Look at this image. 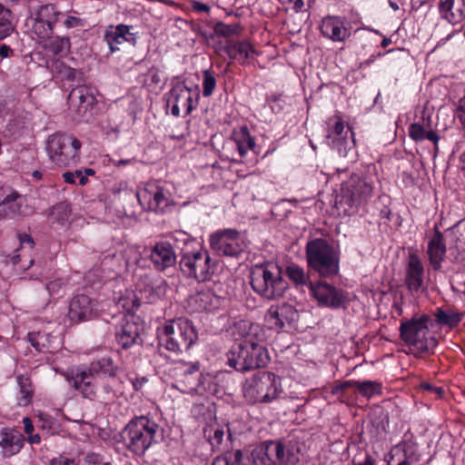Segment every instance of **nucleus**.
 <instances>
[{
    "instance_id": "nucleus-1",
    "label": "nucleus",
    "mask_w": 465,
    "mask_h": 465,
    "mask_svg": "<svg viewBox=\"0 0 465 465\" xmlns=\"http://www.w3.org/2000/svg\"><path fill=\"white\" fill-rule=\"evenodd\" d=\"M118 367L110 357L93 361L88 369L77 367L67 371L65 379L70 385L84 398L94 399L96 395L95 375L114 377Z\"/></svg>"
},
{
    "instance_id": "nucleus-2",
    "label": "nucleus",
    "mask_w": 465,
    "mask_h": 465,
    "mask_svg": "<svg viewBox=\"0 0 465 465\" xmlns=\"http://www.w3.org/2000/svg\"><path fill=\"white\" fill-rule=\"evenodd\" d=\"M250 279L253 291L267 300L282 297L288 288L281 268L274 263L255 265L251 271Z\"/></svg>"
},
{
    "instance_id": "nucleus-3",
    "label": "nucleus",
    "mask_w": 465,
    "mask_h": 465,
    "mask_svg": "<svg viewBox=\"0 0 465 465\" xmlns=\"http://www.w3.org/2000/svg\"><path fill=\"white\" fill-rule=\"evenodd\" d=\"M197 339L196 329L191 321L184 318L170 321L159 332L160 345L175 353L186 351Z\"/></svg>"
},
{
    "instance_id": "nucleus-4",
    "label": "nucleus",
    "mask_w": 465,
    "mask_h": 465,
    "mask_svg": "<svg viewBox=\"0 0 465 465\" xmlns=\"http://www.w3.org/2000/svg\"><path fill=\"white\" fill-rule=\"evenodd\" d=\"M431 323L430 316L423 314L420 317L402 320L400 325L401 339L419 352H427L438 345L435 336L430 331Z\"/></svg>"
},
{
    "instance_id": "nucleus-5",
    "label": "nucleus",
    "mask_w": 465,
    "mask_h": 465,
    "mask_svg": "<svg viewBox=\"0 0 465 465\" xmlns=\"http://www.w3.org/2000/svg\"><path fill=\"white\" fill-rule=\"evenodd\" d=\"M308 266L321 277H331L339 272L340 256L326 240L316 238L306 244Z\"/></svg>"
},
{
    "instance_id": "nucleus-6",
    "label": "nucleus",
    "mask_w": 465,
    "mask_h": 465,
    "mask_svg": "<svg viewBox=\"0 0 465 465\" xmlns=\"http://www.w3.org/2000/svg\"><path fill=\"white\" fill-rule=\"evenodd\" d=\"M158 425L145 416L133 419L122 431L121 437L126 448L142 455L154 441Z\"/></svg>"
},
{
    "instance_id": "nucleus-7",
    "label": "nucleus",
    "mask_w": 465,
    "mask_h": 465,
    "mask_svg": "<svg viewBox=\"0 0 465 465\" xmlns=\"http://www.w3.org/2000/svg\"><path fill=\"white\" fill-rule=\"evenodd\" d=\"M260 327L246 321H240L234 324V334L244 339L245 348L248 349V370L265 366L270 358L265 348L262 337L259 335Z\"/></svg>"
},
{
    "instance_id": "nucleus-8",
    "label": "nucleus",
    "mask_w": 465,
    "mask_h": 465,
    "mask_svg": "<svg viewBox=\"0 0 465 465\" xmlns=\"http://www.w3.org/2000/svg\"><path fill=\"white\" fill-rule=\"evenodd\" d=\"M282 392L281 379L270 371H259L245 381L244 397L252 402L269 403Z\"/></svg>"
},
{
    "instance_id": "nucleus-9",
    "label": "nucleus",
    "mask_w": 465,
    "mask_h": 465,
    "mask_svg": "<svg viewBox=\"0 0 465 465\" xmlns=\"http://www.w3.org/2000/svg\"><path fill=\"white\" fill-rule=\"evenodd\" d=\"M80 148V141L67 134L51 135L46 144L50 160L60 167H66L76 163Z\"/></svg>"
},
{
    "instance_id": "nucleus-10",
    "label": "nucleus",
    "mask_w": 465,
    "mask_h": 465,
    "mask_svg": "<svg viewBox=\"0 0 465 465\" xmlns=\"http://www.w3.org/2000/svg\"><path fill=\"white\" fill-rule=\"evenodd\" d=\"M374 179L362 172L354 173L341 187V202L349 207L365 204L373 195Z\"/></svg>"
},
{
    "instance_id": "nucleus-11",
    "label": "nucleus",
    "mask_w": 465,
    "mask_h": 465,
    "mask_svg": "<svg viewBox=\"0 0 465 465\" xmlns=\"http://www.w3.org/2000/svg\"><path fill=\"white\" fill-rule=\"evenodd\" d=\"M211 256L205 250L184 252L179 262V266L184 276L193 278L199 282L210 281L214 265L211 263Z\"/></svg>"
},
{
    "instance_id": "nucleus-12",
    "label": "nucleus",
    "mask_w": 465,
    "mask_h": 465,
    "mask_svg": "<svg viewBox=\"0 0 465 465\" xmlns=\"http://www.w3.org/2000/svg\"><path fill=\"white\" fill-rule=\"evenodd\" d=\"M176 380L173 387L183 393L202 394L206 391L204 385L207 377L200 372L198 362L182 361L175 368Z\"/></svg>"
},
{
    "instance_id": "nucleus-13",
    "label": "nucleus",
    "mask_w": 465,
    "mask_h": 465,
    "mask_svg": "<svg viewBox=\"0 0 465 465\" xmlns=\"http://www.w3.org/2000/svg\"><path fill=\"white\" fill-rule=\"evenodd\" d=\"M130 193L134 194V198L137 199L145 211L163 213L170 211L174 204L171 193L161 186L149 185L137 192L130 191Z\"/></svg>"
},
{
    "instance_id": "nucleus-14",
    "label": "nucleus",
    "mask_w": 465,
    "mask_h": 465,
    "mask_svg": "<svg viewBox=\"0 0 465 465\" xmlns=\"http://www.w3.org/2000/svg\"><path fill=\"white\" fill-rule=\"evenodd\" d=\"M166 106L171 107L173 116H179L182 111L185 115L192 113L198 104L199 93L187 87L184 83L178 82L164 94Z\"/></svg>"
},
{
    "instance_id": "nucleus-15",
    "label": "nucleus",
    "mask_w": 465,
    "mask_h": 465,
    "mask_svg": "<svg viewBox=\"0 0 465 465\" xmlns=\"http://www.w3.org/2000/svg\"><path fill=\"white\" fill-rule=\"evenodd\" d=\"M211 248L218 254L236 257L247 247L245 238L235 229H223L210 236Z\"/></svg>"
},
{
    "instance_id": "nucleus-16",
    "label": "nucleus",
    "mask_w": 465,
    "mask_h": 465,
    "mask_svg": "<svg viewBox=\"0 0 465 465\" xmlns=\"http://www.w3.org/2000/svg\"><path fill=\"white\" fill-rule=\"evenodd\" d=\"M62 13L53 5H42L37 12L28 19L32 34L38 41L48 40L54 32V25L59 20Z\"/></svg>"
},
{
    "instance_id": "nucleus-17",
    "label": "nucleus",
    "mask_w": 465,
    "mask_h": 465,
    "mask_svg": "<svg viewBox=\"0 0 465 465\" xmlns=\"http://www.w3.org/2000/svg\"><path fill=\"white\" fill-rule=\"evenodd\" d=\"M264 454L273 464L295 465L300 460L301 448L297 441L269 440L264 442Z\"/></svg>"
},
{
    "instance_id": "nucleus-18",
    "label": "nucleus",
    "mask_w": 465,
    "mask_h": 465,
    "mask_svg": "<svg viewBox=\"0 0 465 465\" xmlns=\"http://www.w3.org/2000/svg\"><path fill=\"white\" fill-rule=\"evenodd\" d=\"M309 289L319 306L338 309L343 306L346 302L343 291L325 282H311Z\"/></svg>"
},
{
    "instance_id": "nucleus-19",
    "label": "nucleus",
    "mask_w": 465,
    "mask_h": 465,
    "mask_svg": "<svg viewBox=\"0 0 465 465\" xmlns=\"http://www.w3.org/2000/svg\"><path fill=\"white\" fill-rule=\"evenodd\" d=\"M297 317L298 313L294 307L283 303L282 305H272L265 315V322L270 329L279 331L284 328L286 324H292Z\"/></svg>"
},
{
    "instance_id": "nucleus-20",
    "label": "nucleus",
    "mask_w": 465,
    "mask_h": 465,
    "mask_svg": "<svg viewBox=\"0 0 465 465\" xmlns=\"http://www.w3.org/2000/svg\"><path fill=\"white\" fill-rule=\"evenodd\" d=\"M96 302L89 296L84 294L76 295L70 302L68 316L74 322L89 321L96 315Z\"/></svg>"
},
{
    "instance_id": "nucleus-21",
    "label": "nucleus",
    "mask_w": 465,
    "mask_h": 465,
    "mask_svg": "<svg viewBox=\"0 0 465 465\" xmlns=\"http://www.w3.org/2000/svg\"><path fill=\"white\" fill-rule=\"evenodd\" d=\"M95 101L93 88L84 84L72 89L68 94L70 108L80 116H84L95 104Z\"/></svg>"
},
{
    "instance_id": "nucleus-22",
    "label": "nucleus",
    "mask_w": 465,
    "mask_h": 465,
    "mask_svg": "<svg viewBox=\"0 0 465 465\" xmlns=\"http://www.w3.org/2000/svg\"><path fill=\"white\" fill-rule=\"evenodd\" d=\"M130 30L131 26L123 24L116 26L110 25L105 30L104 39L112 53L119 51L125 43L135 45L136 36Z\"/></svg>"
},
{
    "instance_id": "nucleus-23",
    "label": "nucleus",
    "mask_w": 465,
    "mask_h": 465,
    "mask_svg": "<svg viewBox=\"0 0 465 465\" xmlns=\"http://www.w3.org/2000/svg\"><path fill=\"white\" fill-rule=\"evenodd\" d=\"M149 258L153 267L160 272H164L176 264L174 249L168 242H156L152 247Z\"/></svg>"
},
{
    "instance_id": "nucleus-24",
    "label": "nucleus",
    "mask_w": 465,
    "mask_h": 465,
    "mask_svg": "<svg viewBox=\"0 0 465 465\" xmlns=\"http://www.w3.org/2000/svg\"><path fill=\"white\" fill-rule=\"evenodd\" d=\"M447 253V246L445 244L443 233L439 230L438 226L434 227V234L428 241L426 254L430 265L434 271H440Z\"/></svg>"
},
{
    "instance_id": "nucleus-25",
    "label": "nucleus",
    "mask_w": 465,
    "mask_h": 465,
    "mask_svg": "<svg viewBox=\"0 0 465 465\" xmlns=\"http://www.w3.org/2000/svg\"><path fill=\"white\" fill-rule=\"evenodd\" d=\"M187 303L193 312H214L220 308L222 300L213 291L202 290L191 295Z\"/></svg>"
},
{
    "instance_id": "nucleus-26",
    "label": "nucleus",
    "mask_w": 465,
    "mask_h": 465,
    "mask_svg": "<svg viewBox=\"0 0 465 465\" xmlns=\"http://www.w3.org/2000/svg\"><path fill=\"white\" fill-rule=\"evenodd\" d=\"M140 331L141 327L135 322L134 315L128 313L123 318L121 325L116 331L117 341L123 348H129L137 341Z\"/></svg>"
},
{
    "instance_id": "nucleus-27",
    "label": "nucleus",
    "mask_w": 465,
    "mask_h": 465,
    "mask_svg": "<svg viewBox=\"0 0 465 465\" xmlns=\"http://www.w3.org/2000/svg\"><path fill=\"white\" fill-rule=\"evenodd\" d=\"M391 460L396 465H418L420 454L418 446L412 441H403L393 448Z\"/></svg>"
},
{
    "instance_id": "nucleus-28",
    "label": "nucleus",
    "mask_w": 465,
    "mask_h": 465,
    "mask_svg": "<svg viewBox=\"0 0 465 465\" xmlns=\"http://www.w3.org/2000/svg\"><path fill=\"white\" fill-rule=\"evenodd\" d=\"M320 30L323 36L333 42H342L349 35L348 29L344 26L343 21L338 16H327L322 19Z\"/></svg>"
},
{
    "instance_id": "nucleus-29",
    "label": "nucleus",
    "mask_w": 465,
    "mask_h": 465,
    "mask_svg": "<svg viewBox=\"0 0 465 465\" xmlns=\"http://www.w3.org/2000/svg\"><path fill=\"white\" fill-rule=\"evenodd\" d=\"M424 267L416 254H411L406 269V284L410 291L418 292L423 284Z\"/></svg>"
},
{
    "instance_id": "nucleus-30",
    "label": "nucleus",
    "mask_w": 465,
    "mask_h": 465,
    "mask_svg": "<svg viewBox=\"0 0 465 465\" xmlns=\"http://www.w3.org/2000/svg\"><path fill=\"white\" fill-rule=\"evenodd\" d=\"M439 8L442 18L452 25L465 19V0H440Z\"/></svg>"
},
{
    "instance_id": "nucleus-31",
    "label": "nucleus",
    "mask_w": 465,
    "mask_h": 465,
    "mask_svg": "<svg viewBox=\"0 0 465 465\" xmlns=\"http://www.w3.org/2000/svg\"><path fill=\"white\" fill-rule=\"evenodd\" d=\"M25 199L17 193L6 195L0 203V218L11 219L23 214Z\"/></svg>"
},
{
    "instance_id": "nucleus-32",
    "label": "nucleus",
    "mask_w": 465,
    "mask_h": 465,
    "mask_svg": "<svg viewBox=\"0 0 465 465\" xmlns=\"http://www.w3.org/2000/svg\"><path fill=\"white\" fill-rule=\"evenodd\" d=\"M349 387L356 388L362 396L367 398H371L373 395L381 393V383L373 381H346L339 385L334 386L332 392L337 394Z\"/></svg>"
},
{
    "instance_id": "nucleus-33",
    "label": "nucleus",
    "mask_w": 465,
    "mask_h": 465,
    "mask_svg": "<svg viewBox=\"0 0 465 465\" xmlns=\"http://www.w3.org/2000/svg\"><path fill=\"white\" fill-rule=\"evenodd\" d=\"M227 363L239 371H247L248 370V349L245 348V341L242 339L240 342L232 346L226 354Z\"/></svg>"
},
{
    "instance_id": "nucleus-34",
    "label": "nucleus",
    "mask_w": 465,
    "mask_h": 465,
    "mask_svg": "<svg viewBox=\"0 0 465 465\" xmlns=\"http://www.w3.org/2000/svg\"><path fill=\"white\" fill-rule=\"evenodd\" d=\"M24 436L17 430L0 431V446L5 456H13L20 451L24 445Z\"/></svg>"
},
{
    "instance_id": "nucleus-35",
    "label": "nucleus",
    "mask_w": 465,
    "mask_h": 465,
    "mask_svg": "<svg viewBox=\"0 0 465 465\" xmlns=\"http://www.w3.org/2000/svg\"><path fill=\"white\" fill-rule=\"evenodd\" d=\"M332 146L336 148L339 155L346 159L348 163H352L357 161L358 154L353 134L349 129L345 132V136L339 138L332 143Z\"/></svg>"
},
{
    "instance_id": "nucleus-36",
    "label": "nucleus",
    "mask_w": 465,
    "mask_h": 465,
    "mask_svg": "<svg viewBox=\"0 0 465 465\" xmlns=\"http://www.w3.org/2000/svg\"><path fill=\"white\" fill-rule=\"evenodd\" d=\"M55 337L45 332H33L28 334V340L33 347L38 351L52 352L56 347L54 345Z\"/></svg>"
},
{
    "instance_id": "nucleus-37",
    "label": "nucleus",
    "mask_w": 465,
    "mask_h": 465,
    "mask_svg": "<svg viewBox=\"0 0 465 465\" xmlns=\"http://www.w3.org/2000/svg\"><path fill=\"white\" fill-rule=\"evenodd\" d=\"M226 432L228 433V437H231L228 428H226ZM203 434L212 445L213 450H219L225 435V429L217 424L210 423L203 429Z\"/></svg>"
},
{
    "instance_id": "nucleus-38",
    "label": "nucleus",
    "mask_w": 465,
    "mask_h": 465,
    "mask_svg": "<svg viewBox=\"0 0 465 465\" xmlns=\"http://www.w3.org/2000/svg\"><path fill=\"white\" fill-rule=\"evenodd\" d=\"M436 322L440 326H447L450 329H453L461 321V313L456 312L452 310H444L442 308H437L433 312Z\"/></svg>"
},
{
    "instance_id": "nucleus-39",
    "label": "nucleus",
    "mask_w": 465,
    "mask_h": 465,
    "mask_svg": "<svg viewBox=\"0 0 465 465\" xmlns=\"http://www.w3.org/2000/svg\"><path fill=\"white\" fill-rule=\"evenodd\" d=\"M451 237L450 250L453 248L458 253L465 252V220L458 222L449 229Z\"/></svg>"
},
{
    "instance_id": "nucleus-40",
    "label": "nucleus",
    "mask_w": 465,
    "mask_h": 465,
    "mask_svg": "<svg viewBox=\"0 0 465 465\" xmlns=\"http://www.w3.org/2000/svg\"><path fill=\"white\" fill-rule=\"evenodd\" d=\"M225 52L232 59L242 57L246 59L254 53V49L249 43L242 41L227 45Z\"/></svg>"
},
{
    "instance_id": "nucleus-41",
    "label": "nucleus",
    "mask_w": 465,
    "mask_h": 465,
    "mask_svg": "<svg viewBox=\"0 0 465 465\" xmlns=\"http://www.w3.org/2000/svg\"><path fill=\"white\" fill-rule=\"evenodd\" d=\"M70 215V204L66 202L55 204L49 212L50 220L53 223H57L61 225L65 224L69 221Z\"/></svg>"
},
{
    "instance_id": "nucleus-42",
    "label": "nucleus",
    "mask_w": 465,
    "mask_h": 465,
    "mask_svg": "<svg viewBox=\"0 0 465 465\" xmlns=\"http://www.w3.org/2000/svg\"><path fill=\"white\" fill-rule=\"evenodd\" d=\"M192 413L198 420L208 424L215 420V408L212 403H196L192 408Z\"/></svg>"
},
{
    "instance_id": "nucleus-43",
    "label": "nucleus",
    "mask_w": 465,
    "mask_h": 465,
    "mask_svg": "<svg viewBox=\"0 0 465 465\" xmlns=\"http://www.w3.org/2000/svg\"><path fill=\"white\" fill-rule=\"evenodd\" d=\"M17 384L19 386L18 405L26 406L31 402L34 393L30 379L25 376H18Z\"/></svg>"
},
{
    "instance_id": "nucleus-44",
    "label": "nucleus",
    "mask_w": 465,
    "mask_h": 465,
    "mask_svg": "<svg viewBox=\"0 0 465 465\" xmlns=\"http://www.w3.org/2000/svg\"><path fill=\"white\" fill-rule=\"evenodd\" d=\"M235 141L241 156H244L248 150H252L255 147L254 138L250 134L245 126L241 128Z\"/></svg>"
},
{
    "instance_id": "nucleus-45",
    "label": "nucleus",
    "mask_w": 465,
    "mask_h": 465,
    "mask_svg": "<svg viewBox=\"0 0 465 465\" xmlns=\"http://www.w3.org/2000/svg\"><path fill=\"white\" fill-rule=\"evenodd\" d=\"M14 28L11 11L0 4V40L9 36Z\"/></svg>"
},
{
    "instance_id": "nucleus-46",
    "label": "nucleus",
    "mask_w": 465,
    "mask_h": 465,
    "mask_svg": "<svg viewBox=\"0 0 465 465\" xmlns=\"http://www.w3.org/2000/svg\"><path fill=\"white\" fill-rule=\"evenodd\" d=\"M328 139H331V143L339 140L341 137L345 136V126L339 115H333L328 120Z\"/></svg>"
},
{
    "instance_id": "nucleus-47",
    "label": "nucleus",
    "mask_w": 465,
    "mask_h": 465,
    "mask_svg": "<svg viewBox=\"0 0 465 465\" xmlns=\"http://www.w3.org/2000/svg\"><path fill=\"white\" fill-rule=\"evenodd\" d=\"M213 465H248L243 460L242 450H236L234 451L226 452L224 455L216 457Z\"/></svg>"
},
{
    "instance_id": "nucleus-48",
    "label": "nucleus",
    "mask_w": 465,
    "mask_h": 465,
    "mask_svg": "<svg viewBox=\"0 0 465 465\" xmlns=\"http://www.w3.org/2000/svg\"><path fill=\"white\" fill-rule=\"evenodd\" d=\"M286 275L292 280L296 285H305L309 282V275L303 268L297 264H290L285 270Z\"/></svg>"
},
{
    "instance_id": "nucleus-49",
    "label": "nucleus",
    "mask_w": 465,
    "mask_h": 465,
    "mask_svg": "<svg viewBox=\"0 0 465 465\" xmlns=\"http://www.w3.org/2000/svg\"><path fill=\"white\" fill-rule=\"evenodd\" d=\"M49 39V42L45 45V48L50 50L54 54H59L68 51L70 46L69 38L56 36L54 38L50 37Z\"/></svg>"
},
{
    "instance_id": "nucleus-50",
    "label": "nucleus",
    "mask_w": 465,
    "mask_h": 465,
    "mask_svg": "<svg viewBox=\"0 0 465 465\" xmlns=\"http://www.w3.org/2000/svg\"><path fill=\"white\" fill-rule=\"evenodd\" d=\"M203 95L204 97H209L213 94L216 87V79L210 70H204L203 72Z\"/></svg>"
},
{
    "instance_id": "nucleus-51",
    "label": "nucleus",
    "mask_w": 465,
    "mask_h": 465,
    "mask_svg": "<svg viewBox=\"0 0 465 465\" xmlns=\"http://www.w3.org/2000/svg\"><path fill=\"white\" fill-rule=\"evenodd\" d=\"M242 27L239 24L227 25L224 23H217L214 27V31L217 35L223 36H231L239 35Z\"/></svg>"
},
{
    "instance_id": "nucleus-52",
    "label": "nucleus",
    "mask_w": 465,
    "mask_h": 465,
    "mask_svg": "<svg viewBox=\"0 0 465 465\" xmlns=\"http://www.w3.org/2000/svg\"><path fill=\"white\" fill-rule=\"evenodd\" d=\"M63 177L67 183H75V180L78 179L81 185H85L88 179L85 177L82 170H77L74 173L66 172L63 173Z\"/></svg>"
},
{
    "instance_id": "nucleus-53",
    "label": "nucleus",
    "mask_w": 465,
    "mask_h": 465,
    "mask_svg": "<svg viewBox=\"0 0 465 465\" xmlns=\"http://www.w3.org/2000/svg\"><path fill=\"white\" fill-rule=\"evenodd\" d=\"M143 82L145 85L149 87H154L159 85L161 83L159 72L154 68L150 69L148 73L143 75Z\"/></svg>"
},
{
    "instance_id": "nucleus-54",
    "label": "nucleus",
    "mask_w": 465,
    "mask_h": 465,
    "mask_svg": "<svg viewBox=\"0 0 465 465\" xmlns=\"http://www.w3.org/2000/svg\"><path fill=\"white\" fill-rule=\"evenodd\" d=\"M426 130L420 124H412L409 128V135L415 141L425 140Z\"/></svg>"
},
{
    "instance_id": "nucleus-55",
    "label": "nucleus",
    "mask_w": 465,
    "mask_h": 465,
    "mask_svg": "<svg viewBox=\"0 0 465 465\" xmlns=\"http://www.w3.org/2000/svg\"><path fill=\"white\" fill-rule=\"evenodd\" d=\"M455 117L459 119L460 124L465 130V96L459 100L455 112Z\"/></svg>"
},
{
    "instance_id": "nucleus-56",
    "label": "nucleus",
    "mask_w": 465,
    "mask_h": 465,
    "mask_svg": "<svg viewBox=\"0 0 465 465\" xmlns=\"http://www.w3.org/2000/svg\"><path fill=\"white\" fill-rule=\"evenodd\" d=\"M84 465H112L108 461H104L100 455L91 453L85 456Z\"/></svg>"
},
{
    "instance_id": "nucleus-57",
    "label": "nucleus",
    "mask_w": 465,
    "mask_h": 465,
    "mask_svg": "<svg viewBox=\"0 0 465 465\" xmlns=\"http://www.w3.org/2000/svg\"><path fill=\"white\" fill-rule=\"evenodd\" d=\"M352 465H377V460L371 454L364 453L362 458H354Z\"/></svg>"
},
{
    "instance_id": "nucleus-58",
    "label": "nucleus",
    "mask_w": 465,
    "mask_h": 465,
    "mask_svg": "<svg viewBox=\"0 0 465 465\" xmlns=\"http://www.w3.org/2000/svg\"><path fill=\"white\" fill-rule=\"evenodd\" d=\"M64 25L66 28L81 27L84 25V22L77 16L70 15L64 20Z\"/></svg>"
},
{
    "instance_id": "nucleus-59",
    "label": "nucleus",
    "mask_w": 465,
    "mask_h": 465,
    "mask_svg": "<svg viewBox=\"0 0 465 465\" xmlns=\"http://www.w3.org/2000/svg\"><path fill=\"white\" fill-rule=\"evenodd\" d=\"M51 465H77V463L73 459H69L64 456H60L58 458L53 459L51 461Z\"/></svg>"
},
{
    "instance_id": "nucleus-60",
    "label": "nucleus",
    "mask_w": 465,
    "mask_h": 465,
    "mask_svg": "<svg viewBox=\"0 0 465 465\" xmlns=\"http://www.w3.org/2000/svg\"><path fill=\"white\" fill-rule=\"evenodd\" d=\"M18 239L21 245L27 244L29 249H32L34 246V240L31 235L27 233H20L18 234Z\"/></svg>"
},
{
    "instance_id": "nucleus-61",
    "label": "nucleus",
    "mask_w": 465,
    "mask_h": 465,
    "mask_svg": "<svg viewBox=\"0 0 465 465\" xmlns=\"http://www.w3.org/2000/svg\"><path fill=\"white\" fill-rule=\"evenodd\" d=\"M62 287V282L59 280L50 282L46 285V289L50 294L57 293Z\"/></svg>"
},
{
    "instance_id": "nucleus-62",
    "label": "nucleus",
    "mask_w": 465,
    "mask_h": 465,
    "mask_svg": "<svg viewBox=\"0 0 465 465\" xmlns=\"http://www.w3.org/2000/svg\"><path fill=\"white\" fill-rule=\"evenodd\" d=\"M148 381L146 377H136L131 380L133 387L135 391H139Z\"/></svg>"
},
{
    "instance_id": "nucleus-63",
    "label": "nucleus",
    "mask_w": 465,
    "mask_h": 465,
    "mask_svg": "<svg viewBox=\"0 0 465 465\" xmlns=\"http://www.w3.org/2000/svg\"><path fill=\"white\" fill-rule=\"evenodd\" d=\"M23 423H24L25 432L28 435L32 434V432L34 431V426L32 424L31 420L29 418H24Z\"/></svg>"
},
{
    "instance_id": "nucleus-64",
    "label": "nucleus",
    "mask_w": 465,
    "mask_h": 465,
    "mask_svg": "<svg viewBox=\"0 0 465 465\" xmlns=\"http://www.w3.org/2000/svg\"><path fill=\"white\" fill-rule=\"evenodd\" d=\"M425 139L431 141L433 143L437 144L439 141L438 134L433 131H426Z\"/></svg>"
}]
</instances>
